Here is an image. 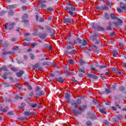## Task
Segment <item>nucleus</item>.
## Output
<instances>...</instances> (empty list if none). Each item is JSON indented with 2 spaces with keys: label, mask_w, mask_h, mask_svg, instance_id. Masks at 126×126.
Here are the masks:
<instances>
[{
  "label": "nucleus",
  "mask_w": 126,
  "mask_h": 126,
  "mask_svg": "<svg viewBox=\"0 0 126 126\" xmlns=\"http://www.w3.org/2000/svg\"><path fill=\"white\" fill-rule=\"evenodd\" d=\"M91 25L93 29H95V24L94 23H92Z\"/></svg>",
  "instance_id": "obj_43"
},
{
  "label": "nucleus",
  "mask_w": 126,
  "mask_h": 126,
  "mask_svg": "<svg viewBox=\"0 0 126 126\" xmlns=\"http://www.w3.org/2000/svg\"><path fill=\"white\" fill-rule=\"evenodd\" d=\"M35 91H36V92H38L40 91V88L39 87H36Z\"/></svg>",
  "instance_id": "obj_52"
},
{
  "label": "nucleus",
  "mask_w": 126,
  "mask_h": 126,
  "mask_svg": "<svg viewBox=\"0 0 126 126\" xmlns=\"http://www.w3.org/2000/svg\"><path fill=\"white\" fill-rule=\"evenodd\" d=\"M18 120L19 121H24V120H26V117H19Z\"/></svg>",
  "instance_id": "obj_37"
},
{
  "label": "nucleus",
  "mask_w": 126,
  "mask_h": 126,
  "mask_svg": "<svg viewBox=\"0 0 126 126\" xmlns=\"http://www.w3.org/2000/svg\"><path fill=\"white\" fill-rule=\"evenodd\" d=\"M64 54L66 56H68V55H74V54H75V50H72L71 52L66 50L64 52Z\"/></svg>",
  "instance_id": "obj_7"
},
{
  "label": "nucleus",
  "mask_w": 126,
  "mask_h": 126,
  "mask_svg": "<svg viewBox=\"0 0 126 126\" xmlns=\"http://www.w3.org/2000/svg\"><path fill=\"white\" fill-rule=\"evenodd\" d=\"M119 90L120 91H124V90H125V87H124V86H121L119 88Z\"/></svg>",
  "instance_id": "obj_41"
},
{
  "label": "nucleus",
  "mask_w": 126,
  "mask_h": 126,
  "mask_svg": "<svg viewBox=\"0 0 126 126\" xmlns=\"http://www.w3.org/2000/svg\"><path fill=\"white\" fill-rule=\"evenodd\" d=\"M117 119H119V120H122L123 119V116L121 115H119L117 116Z\"/></svg>",
  "instance_id": "obj_36"
},
{
  "label": "nucleus",
  "mask_w": 126,
  "mask_h": 126,
  "mask_svg": "<svg viewBox=\"0 0 126 126\" xmlns=\"http://www.w3.org/2000/svg\"><path fill=\"white\" fill-rule=\"evenodd\" d=\"M110 17L111 19H118V17H117V16H116V15L114 14H111Z\"/></svg>",
  "instance_id": "obj_15"
},
{
  "label": "nucleus",
  "mask_w": 126,
  "mask_h": 126,
  "mask_svg": "<svg viewBox=\"0 0 126 126\" xmlns=\"http://www.w3.org/2000/svg\"><path fill=\"white\" fill-rule=\"evenodd\" d=\"M82 46H86V45H87V42L86 41V40L84 39L83 40H82V43H81Z\"/></svg>",
  "instance_id": "obj_18"
},
{
  "label": "nucleus",
  "mask_w": 126,
  "mask_h": 126,
  "mask_svg": "<svg viewBox=\"0 0 126 126\" xmlns=\"http://www.w3.org/2000/svg\"><path fill=\"white\" fill-rule=\"evenodd\" d=\"M46 37H47V35H46L45 33H42L40 34V38H41V39H45Z\"/></svg>",
  "instance_id": "obj_27"
},
{
  "label": "nucleus",
  "mask_w": 126,
  "mask_h": 126,
  "mask_svg": "<svg viewBox=\"0 0 126 126\" xmlns=\"http://www.w3.org/2000/svg\"><path fill=\"white\" fill-rule=\"evenodd\" d=\"M68 63H70L71 64H74V62L73 61V60H72V59H69L68 61Z\"/></svg>",
  "instance_id": "obj_31"
},
{
  "label": "nucleus",
  "mask_w": 126,
  "mask_h": 126,
  "mask_svg": "<svg viewBox=\"0 0 126 126\" xmlns=\"http://www.w3.org/2000/svg\"><path fill=\"white\" fill-rule=\"evenodd\" d=\"M28 88L29 90H32V87H31L30 85L28 86Z\"/></svg>",
  "instance_id": "obj_59"
},
{
  "label": "nucleus",
  "mask_w": 126,
  "mask_h": 126,
  "mask_svg": "<svg viewBox=\"0 0 126 126\" xmlns=\"http://www.w3.org/2000/svg\"><path fill=\"white\" fill-rule=\"evenodd\" d=\"M66 49L67 50H71V49H72V47H71L70 46H67L66 47Z\"/></svg>",
  "instance_id": "obj_53"
},
{
  "label": "nucleus",
  "mask_w": 126,
  "mask_h": 126,
  "mask_svg": "<svg viewBox=\"0 0 126 126\" xmlns=\"http://www.w3.org/2000/svg\"><path fill=\"white\" fill-rule=\"evenodd\" d=\"M79 63L81 65H83V64L85 63V62H84V61H83V60H80Z\"/></svg>",
  "instance_id": "obj_34"
},
{
  "label": "nucleus",
  "mask_w": 126,
  "mask_h": 126,
  "mask_svg": "<svg viewBox=\"0 0 126 126\" xmlns=\"http://www.w3.org/2000/svg\"><path fill=\"white\" fill-rule=\"evenodd\" d=\"M16 86H17V87H18V89L20 90H22L23 88L21 87V86H20V85H19V84L17 83L16 84Z\"/></svg>",
  "instance_id": "obj_33"
},
{
  "label": "nucleus",
  "mask_w": 126,
  "mask_h": 126,
  "mask_svg": "<svg viewBox=\"0 0 126 126\" xmlns=\"http://www.w3.org/2000/svg\"><path fill=\"white\" fill-rule=\"evenodd\" d=\"M24 45L25 46H26V47H28V46H29V43H27V42H24Z\"/></svg>",
  "instance_id": "obj_56"
},
{
  "label": "nucleus",
  "mask_w": 126,
  "mask_h": 126,
  "mask_svg": "<svg viewBox=\"0 0 126 126\" xmlns=\"http://www.w3.org/2000/svg\"><path fill=\"white\" fill-rule=\"evenodd\" d=\"M87 108V106L86 105H83L82 107H80L79 108V111L77 112H75V116L76 117H77L78 115H81L82 114V112L84 111V110Z\"/></svg>",
  "instance_id": "obj_2"
},
{
  "label": "nucleus",
  "mask_w": 126,
  "mask_h": 126,
  "mask_svg": "<svg viewBox=\"0 0 126 126\" xmlns=\"http://www.w3.org/2000/svg\"><path fill=\"white\" fill-rule=\"evenodd\" d=\"M8 75H9V74L8 73H5L2 76V78H3V79H7V76Z\"/></svg>",
  "instance_id": "obj_21"
},
{
  "label": "nucleus",
  "mask_w": 126,
  "mask_h": 126,
  "mask_svg": "<svg viewBox=\"0 0 126 126\" xmlns=\"http://www.w3.org/2000/svg\"><path fill=\"white\" fill-rule=\"evenodd\" d=\"M115 72H116V73H119V74L122 75V71H121L120 70H116Z\"/></svg>",
  "instance_id": "obj_42"
},
{
  "label": "nucleus",
  "mask_w": 126,
  "mask_h": 126,
  "mask_svg": "<svg viewBox=\"0 0 126 126\" xmlns=\"http://www.w3.org/2000/svg\"><path fill=\"white\" fill-rule=\"evenodd\" d=\"M22 9L23 10H26V9H27V7L26 6H23L22 7Z\"/></svg>",
  "instance_id": "obj_48"
},
{
  "label": "nucleus",
  "mask_w": 126,
  "mask_h": 126,
  "mask_svg": "<svg viewBox=\"0 0 126 126\" xmlns=\"http://www.w3.org/2000/svg\"><path fill=\"white\" fill-rule=\"evenodd\" d=\"M29 96H30L31 97H33V96H34V93L33 92H31L30 94H29Z\"/></svg>",
  "instance_id": "obj_49"
},
{
  "label": "nucleus",
  "mask_w": 126,
  "mask_h": 126,
  "mask_svg": "<svg viewBox=\"0 0 126 126\" xmlns=\"http://www.w3.org/2000/svg\"><path fill=\"white\" fill-rule=\"evenodd\" d=\"M86 125L87 126H93V124H92V122H91V121H87L86 122Z\"/></svg>",
  "instance_id": "obj_22"
},
{
  "label": "nucleus",
  "mask_w": 126,
  "mask_h": 126,
  "mask_svg": "<svg viewBox=\"0 0 126 126\" xmlns=\"http://www.w3.org/2000/svg\"><path fill=\"white\" fill-rule=\"evenodd\" d=\"M106 30H112V28L110 26H108L106 28Z\"/></svg>",
  "instance_id": "obj_57"
},
{
  "label": "nucleus",
  "mask_w": 126,
  "mask_h": 126,
  "mask_svg": "<svg viewBox=\"0 0 126 126\" xmlns=\"http://www.w3.org/2000/svg\"><path fill=\"white\" fill-rule=\"evenodd\" d=\"M116 20H118V22H114L113 24H114V25H115V26H116V27H118L119 25L122 24L123 21L118 18H117V19H116Z\"/></svg>",
  "instance_id": "obj_6"
},
{
  "label": "nucleus",
  "mask_w": 126,
  "mask_h": 126,
  "mask_svg": "<svg viewBox=\"0 0 126 126\" xmlns=\"http://www.w3.org/2000/svg\"><path fill=\"white\" fill-rule=\"evenodd\" d=\"M11 70H12V71H15V72L18 71V70H17V69L14 67L11 68Z\"/></svg>",
  "instance_id": "obj_39"
},
{
  "label": "nucleus",
  "mask_w": 126,
  "mask_h": 126,
  "mask_svg": "<svg viewBox=\"0 0 126 126\" xmlns=\"http://www.w3.org/2000/svg\"><path fill=\"white\" fill-rule=\"evenodd\" d=\"M8 8H9V9H13V8H15L16 7V5H9L7 6Z\"/></svg>",
  "instance_id": "obj_19"
},
{
  "label": "nucleus",
  "mask_w": 126,
  "mask_h": 126,
  "mask_svg": "<svg viewBox=\"0 0 126 126\" xmlns=\"http://www.w3.org/2000/svg\"><path fill=\"white\" fill-rule=\"evenodd\" d=\"M120 7L123 9H125V10H126V4H124L122 2H120Z\"/></svg>",
  "instance_id": "obj_12"
},
{
  "label": "nucleus",
  "mask_w": 126,
  "mask_h": 126,
  "mask_svg": "<svg viewBox=\"0 0 126 126\" xmlns=\"http://www.w3.org/2000/svg\"><path fill=\"white\" fill-rule=\"evenodd\" d=\"M3 56H5V55H12V52L11 51H8V52H4L2 53Z\"/></svg>",
  "instance_id": "obj_14"
},
{
  "label": "nucleus",
  "mask_w": 126,
  "mask_h": 126,
  "mask_svg": "<svg viewBox=\"0 0 126 126\" xmlns=\"http://www.w3.org/2000/svg\"><path fill=\"white\" fill-rule=\"evenodd\" d=\"M57 81H58L59 82H64V79H63L62 77H59L56 78Z\"/></svg>",
  "instance_id": "obj_10"
},
{
  "label": "nucleus",
  "mask_w": 126,
  "mask_h": 126,
  "mask_svg": "<svg viewBox=\"0 0 126 126\" xmlns=\"http://www.w3.org/2000/svg\"><path fill=\"white\" fill-rule=\"evenodd\" d=\"M30 57L31 60H34V59H35V56H34V55L33 54H31L30 55Z\"/></svg>",
  "instance_id": "obj_35"
},
{
  "label": "nucleus",
  "mask_w": 126,
  "mask_h": 126,
  "mask_svg": "<svg viewBox=\"0 0 126 126\" xmlns=\"http://www.w3.org/2000/svg\"><path fill=\"white\" fill-rule=\"evenodd\" d=\"M37 107H38V109H40L42 107V104L41 103H38L37 104Z\"/></svg>",
  "instance_id": "obj_54"
},
{
  "label": "nucleus",
  "mask_w": 126,
  "mask_h": 126,
  "mask_svg": "<svg viewBox=\"0 0 126 126\" xmlns=\"http://www.w3.org/2000/svg\"><path fill=\"white\" fill-rule=\"evenodd\" d=\"M39 22H44V19H43L42 18H40V19H39Z\"/></svg>",
  "instance_id": "obj_60"
},
{
  "label": "nucleus",
  "mask_w": 126,
  "mask_h": 126,
  "mask_svg": "<svg viewBox=\"0 0 126 126\" xmlns=\"http://www.w3.org/2000/svg\"><path fill=\"white\" fill-rule=\"evenodd\" d=\"M91 70H94V72H97V71H98V70L95 69V68L94 67H91Z\"/></svg>",
  "instance_id": "obj_44"
},
{
  "label": "nucleus",
  "mask_w": 126,
  "mask_h": 126,
  "mask_svg": "<svg viewBox=\"0 0 126 126\" xmlns=\"http://www.w3.org/2000/svg\"><path fill=\"white\" fill-rule=\"evenodd\" d=\"M105 92H106V93H110L111 92V91H110V90L108 89H105Z\"/></svg>",
  "instance_id": "obj_55"
},
{
  "label": "nucleus",
  "mask_w": 126,
  "mask_h": 126,
  "mask_svg": "<svg viewBox=\"0 0 126 126\" xmlns=\"http://www.w3.org/2000/svg\"><path fill=\"white\" fill-rule=\"evenodd\" d=\"M30 106L32 108H36V107H37V106H38V104L36 103H31L30 104Z\"/></svg>",
  "instance_id": "obj_20"
},
{
  "label": "nucleus",
  "mask_w": 126,
  "mask_h": 126,
  "mask_svg": "<svg viewBox=\"0 0 126 126\" xmlns=\"http://www.w3.org/2000/svg\"><path fill=\"white\" fill-rule=\"evenodd\" d=\"M24 58L25 60H28V57L27 56V55H24Z\"/></svg>",
  "instance_id": "obj_64"
},
{
  "label": "nucleus",
  "mask_w": 126,
  "mask_h": 126,
  "mask_svg": "<svg viewBox=\"0 0 126 126\" xmlns=\"http://www.w3.org/2000/svg\"><path fill=\"white\" fill-rule=\"evenodd\" d=\"M77 43H78V44H81L82 43V40H81L79 38H77L76 39Z\"/></svg>",
  "instance_id": "obj_30"
},
{
  "label": "nucleus",
  "mask_w": 126,
  "mask_h": 126,
  "mask_svg": "<svg viewBox=\"0 0 126 126\" xmlns=\"http://www.w3.org/2000/svg\"><path fill=\"white\" fill-rule=\"evenodd\" d=\"M105 18H106V19H110V16L108 15V13H105Z\"/></svg>",
  "instance_id": "obj_40"
},
{
  "label": "nucleus",
  "mask_w": 126,
  "mask_h": 126,
  "mask_svg": "<svg viewBox=\"0 0 126 126\" xmlns=\"http://www.w3.org/2000/svg\"><path fill=\"white\" fill-rule=\"evenodd\" d=\"M97 31H104L105 30V29L102 27L98 26L97 27Z\"/></svg>",
  "instance_id": "obj_24"
},
{
  "label": "nucleus",
  "mask_w": 126,
  "mask_h": 126,
  "mask_svg": "<svg viewBox=\"0 0 126 126\" xmlns=\"http://www.w3.org/2000/svg\"><path fill=\"white\" fill-rule=\"evenodd\" d=\"M42 94H43V92L42 91L36 92V95L37 97H40V96H41V95Z\"/></svg>",
  "instance_id": "obj_16"
},
{
  "label": "nucleus",
  "mask_w": 126,
  "mask_h": 126,
  "mask_svg": "<svg viewBox=\"0 0 126 126\" xmlns=\"http://www.w3.org/2000/svg\"><path fill=\"white\" fill-rule=\"evenodd\" d=\"M47 10H48V11H54V10H55V9H54V7H49L47 8Z\"/></svg>",
  "instance_id": "obj_29"
},
{
  "label": "nucleus",
  "mask_w": 126,
  "mask_h": 126,
  "mask_svg": "<svg viewBox=\"0 0 126 126\" xmlns=\"http://www.w3.org/2000/svg\"><path fill=\"white\" fill-rule=\"evenodd\" d=\"M13 11H9L8 15L9 16H12L13 15Z\"/></svg>",
  "instance_id": "obj_38"
},
{
  "label": "nucleus",
  "mask_w": 126,
  "mask_h": 126,
  "mask_svg": "<svg viewBox=\"0 0 126 126\" xmlns=\"http://www.w3.org/2000/svg\"><path fill=\"white\" fill-rule=\"evenodd\" d=\"M7 110H8V108L7 107H5L4 109L2 110V112H3L4 113L7 112Z\"/></svg>",
  "instance_id": "obj_45"
},
{
  "label": "nucleus",
  "mask_w": 126,
  "mask_h": 126,
  "mask_svg": "<svg viewBox=\"0 0 126 126\" xmlns=\"http://www.w3.org/2000/svg\"><path fill=\"white\" fill-rule=\"evenodd\" d=\"M32 46H33V47H35L36 45H38V44L35 43V42H33L31 44Z\"/></svg>",
  "instance_id": "obj_51"
},
{
  "label": "nucleus",
  "mask_w": 126,
  "mask_h": 126,
  "mask_svg": "<svg viewBox=\"0 0 126 126\" xmlns=\"http://www.w3.org/2000/svg\"><path fill=\"white\" fill-rule=\"evenodd\" d=\"M2 70H4V71H6V70H7L6 66H3L2 67L0 68V71H1Z\"/></svg>",
  "instance_id": "obj_25"
},
{
  "label": "nucleus",
  "mask_w": 126,
  "mask_h": 126,
  "mask_svg": "<svg viewBox=\"0 0 126 126\" xmlns=\"http://www.w3.org/2000/svg\"><path fill=\"white\" fill-rule=\"evenodd\" d=\"M40 66V63H36L35 65L32 66L33 68H38Z\"/></svg>",
  "instance_id": "obj_26"
},
{
  "label": "nucleus",
  "mask_w": 126,
  "mask_h": 126,
  "mask_svg": "<svg viewBox=\"0 0 126 126\" xmlns=\"http://www.w3.org/2000/svg\"><path fill=\"white\" fill-rule=\"evenodd\" d=\"M37 28L38 29H40L41 30H44V27H43L41 26H38Z\"/></svg>",
  "instance_id": "obj_46"
},
{
  "label": "nucleus",
  "mask_w": 126,
  "mask_h": 126,
  "mask_svg": "<svg viewBox=\"0 0 126 126\" xmlns=\"http://www.w3.org/2000/svg\"><path fill=\"white\" fill-rule=\"evenodd\" d=\"M100 113H102V114H104V115H106V109H105V108L100 109Z\"/></svg>",
  "instance_id": "obj_23"
},
{
  "label": "nucleus",
  "mask_w": 126,
  "mask_h": 126,
  "mask_svg": "<svg viewBox=\"0 0 126 126\" xmlns=\"http://www.w3.org/2000/svg\"><path fill=\"white\" fill-rule=\"evenodd\" d=\"M117 11H118V12H119L120 13H122V12H123L122 9H121V8H117Z\"/></svg>",
  "instance_id": "obj_50"
},
{
  "label": "nucleus",
  "mask_w": 126,
  "mask_h": 126,
  "mask_svg": "<svg viewBox=\"0 0 126 126\" xmlns=\"http://www.w3.org/2000/svg\"><path fill=\"white\" fill-rule=\"evenodd\" d=\"M63 23H69V24H71L73 23V19L71 18H64L63 19Z\"/></svg>",
  "instance_id": "obj_3"
},
{
  "label": "nucleus",
  "mask_w": 126,
  "mask_h": 126,
  "mask_svg": "<svg viewBox=\"0 0 126 126\" xmlns=\"http://www.w3.org/2000/svg\"><path fill=\"white\" fill-rule=\"evenodd\" d=\"M24 115L27 117H29V116H31V115H32V113L29 111H25Z\"/></svg>",
  "instance_id": "obj_11"
},
{
  "label": "nucleus",
  "mask_w": 126,
  "mask_h": 126,
  "mask_svg": "<svg viewBox=\"0 0 126 126\" xmlns=\"http://www.w3.org/2000/svg\"><path fill=\"white\" fill-rule=\"evenodd\" d=\"M96 38L97 37L96 36V34H94L90 36V39L91 40H92V41H95Z\"/></svg>",
  "instance_id": "obj_13"
},
{
  "label": "nucleus",
  "mask_w": 126,
  "mask_h": 126,
  "mask_svg": "<svg viewBox=\"0 0 126 126\" xmlns=\"http://www.w3.org/2000/svg\"><path fill=\"white\" fill-rule=\"evenodd\" d=\"M79 72H82L83 73H86L87 71L84 69V68H79L78 69Z\"/></svg>",
  "instance_id": "obj_17"
},
{
  "label": "nucleus",
  "mask_w": 126,
  "mask_h": 126,
  "mask_svg": "<svg viewBox=\"0 0 126 126\" xmlns=\"http://www.w3.org/2000/svg\"><path fill=\"white\" fill-rule=\"evenodd\" d=\"M105 67H107V66L105 65H103L100 66V69H102L103 68H105Z\"/></svg>",
  "instance_id": "obj_47"
},
{
  "label": "nucleus",
  "mask_w": 126,
  "mask_h": 126,
  "mask_svg": "<svg viewBox=\"0 0 126 126\" xmlns=\"http://www.w3.org/2000/svg\"><path fill=\"white\" fill-rule=\"evenodd\" d=\"M80 104H81V99L80 98H78L77 99L76 102H74L73 101L71 102L72 106H74L75 108L77 109L78 108V105H80Z\"/></svg>",
  "instance_id": "obj_4"
},
{
  "label": "nucleus",
  "mask_w": 126,
  "mask_h": 126,
  "mask_svg": "<svg viewBox=\"0 0 126 126\" xmlns=\"http://www.w3.org/2000/svg\"><path fill=\"white\" fill-rule=\"evenodd\" d=\"M65 99L66 100V101H69V95H68V94L65 95Z\"/></svg>",
  "instance_id": "obj_32"
},
{
  "label": "nucleus",
  "mask_w": 126,
  "mask_h": 126,
  "mask_svg": "<svg viewBox=\"0 0 126 126\" xmlns=\"http://www.w3.org/2000/svg\"><path fill=\"white\" fill-rule=\"evenodd\" d=\"M68 6L65 7V10L68 12V14H70L72 17H75L76 14H75L73 11H77V8L74 6H73L71 3H68Z\"/></svg>",
  "instance_id": "obj_1"
},
{
  "label": "nucleus",
  "mask_w": 126,
  "mask_h": 126,
  "mask_svg": "<svg viewBox=\"0 0 126 126\" xmlns=\"http://www.w3.org/2000/svg\"><path fill=\"white\" fill-rule=\"evenodd\" d=\"M112 109L113 110V111H117V108H116V107L112 106Z\"/></svg>",
  "instance_id": "obj_62"
},
{
  "label": "nucleus",
  "mask_w": 126,
  "mask_h": 126,
  "mask_svg": "<svg viewBox=\"0 0 126 126\" xmlns=\"http://www.w3.org/2000/svg\"><path fill=\"white\" fill-rule=\"evenodd\" d=\"M23 21L25 23H28L29 22V20L27 19L28 18V15L27 14H25L23 16Z\"/></svg>",
  "instance_id": "obj_5"
},
{
  "label": "nucleus",
  "mask_w": 126,
  "mask_h": 126,
  "mask_svg": "<svg viewBox=\"0 0 126 126\" xmlns=\"http://www.w3.org/2000/svg\"><path fill=\"white\" fill-rule=\"evenodd\" d=\"M76 41H73V42H70V43H71V44H73V45H75V44H76Z\"/></svg>",
  "instance_id": "obj_63"
},
{
  "label": "nucleus",
  "mask_w": 126,
  "mask_h": 126,
  "mask_svg": "<svg viewBox=\"0 0 126 126\" xmlns=\"http://www.w3.org/2000/svg\"><path fill=\"white\" fill-rule=\"evenodd\" d=\"M88 77H90V78H93L94 79H97L98 78L97 76L92 74H88Z\"/></svg>",
  "instance_id": "obj_8"
},
{
  "label": "nucleus",
  "mask_w": 126,
  "mask_h": 126,
  "mask_svg": "<svg viewBox=\"0 0 126 126\" xmlns=\"http://www.w3.org/2000/svg\"><path fill=\"white\" fill-rule=\"evenodd\" d=\"M112 53H113V57H117V55H118V52L117 51L113 50L112 51Z\"/></svg>",
  "instance_id": "obj_28"
},
{
  "label": "nucleus",
  "mask_w": 126,
  "mask_h": 126,
  "mask_svg": "<svg viewBox=\"0 0 126 126\" xmlns=\"http://www.w3.org/2000/svg\"><path fill=\"white\" fill-rule=\"evenodd\" d=\"M104 123L106 125V126H109V125H110V123H109V122L107 121H104Z\"/></svg>",
  "instance_id": "obj_58"
},
{
  "label": "nucleus",
  "mask_w": 126,
  "mask_h": 126,
  "mask_svg": "<svg viewBox=\"0 0 126 126\" xmlns=\"http://www.w3.org/2000/svg\"><path fill=\"white\" fill-rule=\"evenodd\" d=\"M7 115H8V116H12L13 114L12 112H9Z\"/></svg>",
  "instance_id": "obj_61"
},
{
  "label": "nucleus",
  "mask_w": 126,
  "mask_h": 126,
  "mask_svg": "<svg viewBox=\"0 0 126 126\" xmlns=\"http://www.w3.org/2000/svg\"><path fill=\"white\" fill-rule=\"evenodd\" d=\"M23 73H24V71L20 70L19 72H17L16 73V76H17V77H21Z\"/></svg>",
  "instance_id": "obj_9"
}]
</instances>
